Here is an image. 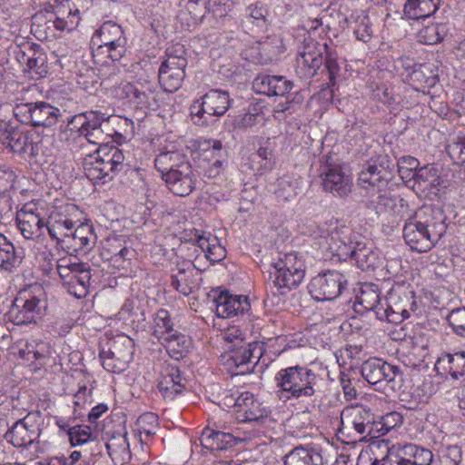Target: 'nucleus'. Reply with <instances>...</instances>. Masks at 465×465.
<instances>
[{"instance_id":"obj_35","label":"nucleus","mask_w":465,"mask_h":465,"mask_svg":"<svg viewBox=\"0 0 465 465\" xmlns=\"http://www.w3.org/2000/svg\"><path fill=\"white\" fill-rule=\"evenodd\" d=\"M440 0H407L404 15L410 19H422L433 15L439 8Z\"/></svg>"},{"instance_id":"obj_57","label":"nucleus","mask_w":465,"mask_h":465,"mask_svg":"<svg viewBox=\"0 0 465 465\" xmlns=\"http://www.w3.org/2000/svg\"><path fill=\"white\" fill-rule=\"evenodd\" d=\"M84 124L86 129H101L108 124L109 117L98 111H89L84 113Z\"/></svg>"},{"instance_id":"obj_23","label":"nucleus","mask_w":465,"mask_h":465,"mask_svg":"<svg viewBox=\"0 0 465 465\" xmlns=\"http://www.w3.org/2000/svg\"><path fill=\"white\" fill-rule=\"evenodd\" d=\"M101 350L104 351V353H107L106 355L116 357V363L112 368H121L122 366H127L132 361L134 342L129 336L121 334L102 343Z\"/></svg>"},{"instance_id":"obj_36","label":"nucleus","mask_w":465,"mask_h":465,"mask_svg":"<svg viewBox=\"0 0 465 465\" xmlns=\"http://www.w3.org/2000/svg\"><path fill=\"white\" fill-rule=\"evenodd\" d=\"M268 11L262 5L256 3L245 8L242 24L249 29L257 28L265 31L268 27Z\"/></svg>"},{"instance_id":"obj_50","label":"nucleus","mask_w":465,"mask_h":465,"mask_svg":"<svg viewBox=\"0 0 465 465\" xmlns=\"http://www.w3.org/2000/svg\"><path fill=\"white\" fill-rule=\"evenodd\" d=\"M401 423L402 416L397 411H391L382 415L380 417L379 420H375V425H378L375 439L385 435L391 430L400 426Z\"/></svg>"},{"instance_id":"obj_28","label":"nucleus","mask_w":465,"mask_h":465,"mask_svg":"<svg viewBox=\"0 0 465 465\" xmlns=\"http://www.w3.org/2000/svg\"><path fill=\"white\" fill-rule=\"evenodd\" d=\"M214 302L215 313L220 318L243 314L250 310V303L246 296H232L223 292L214 300Z\"/></svg>"},{"instance_id":"obj_12","label":"nucleus","mask_w":465,"mask_h":465,"mask_svg":"<svg viewBox=\"0 0 465 465\" xmlns=\"http://www.w3.org/2000/svg\"><path fill=\"white\" fill-rule=\"evenodd\" d=\"M14 114L18 121L32 126L50 127L54 125L60 115V110L50 104L41 101L17 104Z\"/></svg>"},{"instance_id":"obj_7","label":"nucleus","mask_w":465,"mask_h":465,"mask_svg":"<svg viewBox=\"0 0 465 465\" xmlns=\"http://www.w3.org/2000/svg\"><path fill=\"white\" fill-rule=\"evenodd\" d=\"M340 419V434L355 439L358 437L359 440L367 437L375 439L378 425H375V416L371 409L360 404L348 406L341 412Z\"/></svg>"},{"instance_id":"obj_44","label":"nucleus","mask_w":465,"mask_h":465,"mask_svg":"<svg viewBox=\"0 0 465 465\" xmlns=\"http://www.w3.org/2000/svg\"><path fill=\"white\" fill-rule=\"evenodd\" d=\"M449 32L445 23H435L424 26L419 31V41L424 45H435L441 42Z\"/></svg>"},{"instance_id":"obj_19","label":"nucleus","mask_w":465,"mask_h":465,"mask_svg":"<svg viewBox=\"0 0 465 465\" xmlns=\"http://www.w3.org/2000/svg\"><path fill=\"white\" fill-rule=\"evenodd\" d=\"M36 417L38 415L29 413L15 421L4 436L7 442L16 448L31 445L39 436Z\"/></svg>"},{"instance_id":"obj_52","label":"nucleus","mask_w":465,"mask_h":465,"mask_svg":"<svg viewBox=\"0 0 465 465\" xmlns=\"http://www.w3.org/2000/svg\"><path fill=\"white\" fill-rule=\"evenodd\" d=\"M78 268H84V263L73 262L70 257H64L57 261L56 270L64 284L72 279L71 275L77 272Z\"/></svg>"},{"instance_id":"obj_13","label":"nucleus","mask_w":465,"mask_h":465,"mask_svg":"<svg viewBox=\"0 0 465 465\" xmlns=\"http://www.w3.org/2000/svg\"><path fill=\"white\" fill-rule=\"evenodd\" d=\"M0 143L13 153L29 157L39 154V145L34 141V134L24 132L4 120H0Z\"/></svg>"},{"instance_id":"obj_14","label":"nucleus","mask_w":465,"mask_h":465,"mask_svg":"<svg viewBox=\"0 0 465 465\" xmlns=\"http://www.w3.org/2000/svg\"><path fill=\"white\" fill-rule=\"evenodd\" d=\"M347 279L338 271H327L314 276L308 286L312 297L320 302L332 301L347 286Z\"/></svg>"},{"instance_id":"obj_25","label":"nucleus","mask_w":465,"mask_h":465,"mask_svg":"<svg viewBox=\"0 0 465 465\" xmlns=\"http://www.w3.org/2000/svg\"><path fill=\"white\" fill-rule=\"evenodd\" d=\"M183 381L179 368L174 365H167L161 371L158 381L159 391L165 400L173 401L183 391L185 388Z\"/></svg>"},{"instance_id":"obj_56","label":"nucleus","mask_w":465,"mask_h":465,"mask_svg":"<svg viewBox=\"0 0 465 465\" xmlns=\"http://www.w3.org/2000/svg\"><path fill=\"white\" fill-rule=\"evenodd\" d=\"M447 321L455 333L465 336V308L452 310Z\"/></svg>"},{"instance_id":"obj_30","label":"nucleus","mask_w":465,"mask_h":465,"mask_svg":"<svg viewBox=\"0 0 465 465\" xmlns=\"http://www.w3.org/2000/svg\"><path fill=\"white\" fill-rule=\"evenodd\" d=\"M169 190L175 195L187 196L195 188V174L193 169H183L180 173H172L163 179Z\"/></svg>"},{"instance_id":"obj_55","label":"nucleus","mask_w":465,"mask_h":465,"mask_svg":"<svg viewBox=\"0 0 465 465\" xmlns=\"http://www.w3.org/2000/svg\"><path fill=\"white\" fill-rule=\"evenodd\" d=\"M67 433L72 446L84 444L89 441L92 436L90 427L82 425L69 428Z\"/></svg>"},{"instance_id":"obj_43","label":"nucleus","mask_w":465,"mask_h":465,"mask_svg":"<svg viewBox=\"0 0 465 465\" xmlns=\"http://www.w3.org/2000/svg\"><path fill=\"white\" fill-rule=\"evenodd\" d=\"M153 336L159 341L165 339L174 331L173 322L168 311L160 309L156 312L153 320Z\"/></svg>"},{"instance_id":"obj_24","label":"nucleus","mask_w":465,"mask_h":465,"mask_svg":"<svg viewBox=\"0 0 465 465\" xmlns=\"http://www.w3.org/2000/svg\"><path fill=\"white\" fill-rule=\"evenodd\" d=\"M256 93L267 96H285L293 87L292 81L282 75L259 74L252 83Z\"/></svg>"},{"instance_id":"obj_20","label":"nucleus","mask_w":465,"mask_h":465,"mask_svg":"<svg viewBox=\"0 0 465 465\" xmlns=\"http://www.w3.org/2000/svg\"><path fill=\"white\" fill-rule=\"evenodd\" d=\"M327 45H319L311 41L303 46L297 57V73L303 78L313 77L323 64V51Z\"/></svg>"},{"instance_id":"obj_46","label":"nucleus","mask_w":465,"mask_h":465,"mask_svg":"<svg viewBox=\"0 0 465 465\" xmlns=\"http://www.w3.org/2000/svg\"><path fill=\"white\" fill-rule=\"evenodd\" d=\"M447 361L446 368L452 379L458 380L465 376V351H460L454 353H448L442 361Z\"/></svg>"},{"instance_id":"obj_33","label":"nucleus","mask_w":465,"mask_h":465,"mask_svg":"<svg viewBox=\"0 0 465 465\" xmlns=\"http://www.w3.org/2000/svg\"><path fill=\"white\" fill-rule=\"evenodd\" d=\"M284 465H323L322 454L314 448L298 446L284 456Z\"/></svg>"},{"instance_id":"obj_62","label":"nucleus","mask_w":465,"mask_h":465,"mask_svg":"<svg viewBox=\"0 0 465 465\" xmlns=\"http://www.w3.org/2000/svg\"><path fill=\"white\" fill-rule=\"evenodd\" d=\"M261 50L264 52L269 58L280 54L281 40L277 36L267 37L264 41L259 43Z\"/></svg>"},{"instance_id":"obj_53","label":"nucleus","mask_w":465,"mask_h":465,"mask_svg":"<svg viewBox=\"0 0 465 465\" xmlns=\"http://www.w3.org/2000/svg\"><path fill=\"white\" fill-rule=\"evenodd\" d=\"M446 150L455 163L465 164V137H456L447 145Z\"/></svg>"},{"instance_id":"obj_58","label":"nucleus","mask_w":465,"mask_h":465,"mask_svg":"<svg viewBox=\"0 0 465 465\" xmlns=\"http://www.w3.org/2000/svg\"><path fill=\"white\" fill-rule=\"evenodd\" d=\"M15 174L12 170L0 169V197L11 195L12 190H15Z\"/></svg>"},{"instance_id":"obj_18","label":"nucleus","mask_w":465,"mask_h":465,"mask_svg":"<svg viewBox=\"0 0 465 465\" xmlns=\"http://www.w3.org/2000/svg\"><path fill=\"white\" fill-rule=\"evenodd\" d=\"M15 221L25 240H37L45 233L46 221L34 203L25 204L15 213Z\"/></svg>"},{"instance_id":"obj_60","label":"nucleus","mask_w":465,"mask_h":465,"mask_svg":"<svg viewBox=\"0 0 465 465\" xmlns=\"http://www.w3.org/2000/svg\"><path fill=\"white\" fill-rule=\"evenodd\" d=\"M186 9L192 15V18L197 22L202 21L207 12L205 0H188Z\"/></svg>"},{"instance_id":"obj_26","label":"nucleus","mask_w":465,"mask_h":465,"mask_svg":"<svg viewBox=\"0 0 465 465\" xmlns=\"http://www.w3.org/2000/svg\"><path fill=\"white\" fill-rule=\"evenodd\" d=\"M236 419L240 422L258 421L266 418L267 410L249 391L238 394Z\"/></svg>"},{"instance_id":"obj_59","label":"nucleus","mask_w":465,"mask_h":465,"mask_svg":"<svg viewBox=\"0 0 465 465\" xmlns=\"http://www.w3.org/2000/svg\"><path fill=\"white\" fill-rule=\"evenodd\" d=\"M14 216L12 196L0 197V226L7 224Z\"/></svg>"},{"instance_id":"obj_42","label":"nucleus","mask_w":465,"mask_h":465,"mask_svg":"<svg viewBox=\"0 0 465 465\" xmlns=\"http://www.w3.org/2000/svg\"><path fill=\"white\" fill-rule=\"evenodd\" d=\"M357 304L364 311H377L381 308L380 292L376 284L364 283L361 287L359 294L356 296Z\"/></svg>"},{"instance_id":"obj_49","label":"nucleus","mask_w":465,"mask_h":465,"mask_svg":"<svg viewBox=\"0 0 465 465\" xmlns=\"http://www.w3.org/2000/svg\"><path fill=\"white\" fill-rule=\"evenodd\" d=\"M401 453L411 458L412 465H431L433 460L432 452L413 444L405 445Z\"/></svg>"},{"instance_id":"obj_51","label":"nucleus","mask_w":465,"mask_h":465,"mask_svg":"<svg viewBox=\"0 0 465 465\" xmlns=\"http://www.w3.org/2000/svg\"><path fill=\"white\" fill-rule=\"evenodd\" d=\"M180 160H183V153L178 151L162 152L154 159V166L163 179L168 173L170 165L173 163H181Z\"/></svg>"},{"instance_id":"obj_1","label":"nucleus","mask_w":465,"mask_h":465,"mask_svg":"<svg viewBox=\"0 0 465 465\" xmlns=\"http://www.w3.org/2000/svg\"><path fill=\"white\" fill-rule=\"evenodd\" d=\"M394 168L388 156H380L377 161L369 162L359 173L358 183L365 190V206L377 214L400 217L409 207L404 199L392 196L389 190Z\"/></svg>"},{"instance_id":"obj_2","label":"nucleus","mask_w":465,"mask_h":465,"mask_svg":"<svg viewBox=\"0 0 465 465\" xmlns=\"http://www.w3.org/2000/svg\"><path fill=\"white\" fill-rule=\"evenodd\" d=\"M404 221L403 239L412 251L431 250L447 231L446 216L440 208L424 205L408 209L400 216Z\"/></svg>"},{"instance_id":"obj_9","label":"nucleus","mask_w":465,"mask_h":465,"mask_svg":"<svg viewBox=\"0 0 465 465\" xmlns=\"http://www.w3.org/2000/svg\"><path fill=\"white\" fill-rule=\"evenodd\" d=\"M166 59L159 69V84L167 93L176 92L185 77L187 66L186 51L180 44L173 45L166 49Z\"/></svg>"},{"instance_id":"obj_47","label":"nucleus","mask_w":465,"mask_h":465,"mask_svg":"<svg viewBox=\"0 0 465 465\" xmlns=\"http://www.w3.org/2000/svg\"><path fill=\"white\" fill-rule=\"evenodd\" d=\"M418 159L410 155L402 156L397 163L398 173L402 181L406 183L413 182L420 169Z\"/></svg>"},{"instance_id":"obj_11","label":"nucleus","mask_w":465,"mask_h":465,"mask_svg":"<svg viewBox=\"0 0 465 465\" xmlns=\"http://www.w3.org/2000/svg\"><path fill=\"white\" fill-rule=\"evenodd\" d=\"M231 106L229 93L212 89L190 106L191 115L198 125H207L209 118L223 116Z\"/></svg>"},{"instance_id":"obj_34","label":"nucleus","mask_w":465,"mask_h":465,"mask_svg":"<svg viewBox=\"0 0 465 465\" xmlns=\"http://www.w3.org/2000/svg\"><path fill=\"white\" fill-rule=\"evenodd\" d=\"M442 183L440 171L433 165L420 167L416 173V178L411 183L413 188L420 192H429L437 189Z\"/></svg>"},{"instance_id":"obj_37","label":"nucleus","mask_w":465,"mask_h":465,"mask_svg":"<svg viewBox=\"0 0 465 465\" xmlns=\"http://www.w3.org/2000/svg\"><path fill=\"white\" fill-rule=\"evenodd\" d=\"M256 348V344L253 343H242L236 347L228 346L230 353L227 358V364L230 368L235 367L239 369L245 364L251 363L252 359H259V356L253 355V351Z\"/></svg>"},{"instance_id":"obj_3","label":"nucleus","mask_w":465,"mask_h":465,"mask_svg":"<svg viewBox=\"0 0 465 465\" xmlns=\"http://www.w3.org/2000/svg\"><path fill=\"white\" fill-rule=\"evenodd\" d=\"M317 375L307 367L296 365L280 370L275 381L280 400L312 398L316 392Z\"/></svg>"},{"instance_id":"obj_41","label":"nucleus","mask_w":465,"mask_h":465,"mask_svg":"<svg viewBox=\"0 0 465 465\" xmlns=\"http://www.w3.org/2000/svg\"><path fill=\"white\" fill-rule=\"evenodd\" d=\"M126 435V431H119L113 434L105 443L108 455L115 462L124 460L129 454V442Z\"/></svg>"},{"instance_id":"obj_17","label":"nucleus","mask_w":465,"mask_h":465,"mask_svg":"<svg viewBox=\"0 0 465 465\" xmlns=\"http://www.w3.org/2000/svg\"><path fill=\"white\" fill-rule=\"evenodd\" d=\"M415 309L416 302L412 291L403 292L399 295L391 293L387 306L381 305V308L376 311V316L379 320H386L397 324L409 318L410 311H415Z\"/></svg>"},{"instance_id":"obj_48","label":"nucleus","mask_w":465,"mask_h":465,"mask_svg":"<svg viewBox=\"0 0 465 465\" xmlns=\"http://www.w3.org/2000/svg\"><path fill=\"white\" fill-rule=\"evenodd\" d=\"M26 66L28 72L36 78H44L48 73L47 57L42 51H35L28 57Z\"/></svg>"},{"instance_id":"obj_40","label":"nucleus","mask_w":465,"mask_h":465,"mask_svg":"<svg viewBox=\"0 0 465 465\" xmlns=\"http://www.w3.org/2000/svg\"><path fill=\"white\" fill-rule=\"evenodd\" d=\"M159 342L165 347L169 355L175 360H180L185 355L190 344L187 337L177 330L167 336L166 340L162 339Z\"/></svg>"},{"instance_id":"obj_54","label":"nucleus","mask_w":465,"mask_h":465,"mask_svg":"<svg viewBox=\"0 0 465 465\" xmlns=\"http://www.w3.org/2000/svg\"><path fill=\"white\" fill-rule=\"evenodd\" d=\"M353 260L361 270H369L374 267L377 257L370 248L363 246L356 248Z\"/></svg>"},{"instance_id":"obj_38","label":"nucleus","mask_w":465,"mask_h":465,"mask_svg":"<svg viewBox=\"0 0 465 465\" xmlns=\"http://www.w3.org/2000/svg\"><path fill=\"white\" fill-rule=\"evenodd\" d=\"M93 39H95L101 44L114 43L117 47L121 45H126V37L124 36L122 27L113 22H105L96 31Z\"/></svg>"},{"instance_id":"obj_63","label":"nucleus","mask_w":465,"mask_h":465,"mask_svg":"<svg viewBox=\"0 0 465 465\" xmlns=\"http://www.w3.org/2000/svg\"><path fill=\"white\" fill-rule=\"evenodd\" d=\"M211 242L213 244H211V248L205 253V257L211 262H218L223 260L226 256L225 248L219 243L218 238H212Z\"/></svg>"},{"instance_id":"obj_61","label":"nucleus","mask_w":465,"mask_h":465,"mask_svg":"<svg viewBox=\"0 0 465 465\" xmlns=\"http://www.w3.org/2000/svg\"><path fill=\"white\" fill-rule=\"evenodd\" d=\"M325 61L324 71L327 72L329 77V85L332 86L335 84L336 75L340 72V65L337 62V58L333 54L327 53L326 57L323 58Z\"/></svg>"},{"instance_id":"obj_32","label":"nucleus","mask_w":465,"mask_h":465,"mask_svg":"<svg viewBox=\"0 0 465 465\" xmlns=\"http://www.w3.org/2000/svg\"><path fill=\"white\" fill-rule=\"evenodd\" d=\"M22 262L23 255L17 252L14 243L0 233V270L13 273L17 271Z\"/></svg>"},{"instance_id":"obj_6","label":"nucleus","mask_w":465,"mask_h":465,"mask_svg":"<svg viewBox=\"0 0 465 465\" xmlns=\"http://www.w3.org/2000/svg\"><path fill=\"white\" fill-rule=\"evenodd\" d=\"M125 156L116 146L102 145L84 158V171L91 181L108 178L111 180L124 165Z\"/></svg>"},{"instance_id":"obj_45","label":"nucleus","mask_w":465,"mask_h":465,"mask_svg":"<svg viewBox=\"0 0 465 465\" xmlns=\"http://www.w3.org/2000/svg\"><path fill=\"white\" fill-rule=\"evenodd\" d=\"M268 144L269 142H266V144L261 146L257 153L252 157V168L256 165L255 169L261 173L272 170L275 165V158L272 150Z\"/></svg>"},{"instance_id":"obj_31","label":"nucleus","mask_w":465,"mask_h":465,"mask_svg":"<svg viewBox=\"0 0 465 465\" xmlns=\"http://www.w3.org/2000/svg\"><path fill=\"white\" fill-rule=\"evenodd\" d=\"M200 440L202 445L206 449L211 450H223L235 446L240 440L232 433L206 427L202 432Z\"/></svg>"},{"instance_id":"obj_27","label":"nucleus","mask_w":465,"mask_h":465,"mask_svg":"<svg viewBox=\"0 0 465 465\" xmlns=\"http://www.w3.org/2000/svg\"><path fill=\"white\" fill-rule=\"evenodd\" d=\"M96 242V235L94 227L90 223H81L72 230L69 237L65 240L64 250L71 252H86L91 250Z\"/></svg>"},{"instance_id":"obj_4","label":"nucleus","mask_w":465,"mask_h":465,"mask_svg":"<svg viewBox=\"0 0 465 465\" xmlns=\"http://www.w3.org/2000/svg\"><path fill=\"white\" fill-rule=\"evenodd\" d=\"M35 13L32 17V27L36 34H44L45 37H55L64 31H72L80 23L79 10L73 9L68 0L56 5H50Z\"/></svg>"},{"instance_id":"obj_64","label":"nucleus","mask_w":465,"mask_h":465,"mask_svg":"<svg viewBox=\"0 0 465 465\" xmlns=\"http://www.w3.org/2000/svg\"><path fill=\"white\" fill-rule=\"evenodd\" d=\"M223 338L228 343V346L231 347H236L245 343L242 331L236 326H232L225 330L223 333Z\"/></svg>"},{"instance_id":"obj_16","label":"nucleus","mask_w":465,"mask_h":465,"mask_svg":"<svg viewBox=\"0 0 465 465\" xmlns=\"http://www.w3.org/2000/svg\"><path fill=\"white\" fill-rule=\"evenodd\" d=\"M345 231H348V228L342 225L339 226L338 221L331 217L318 226V232H315V234L326 239L329 249L333 255L337 256L339 260L346 261L349 258L353 259L357 247L351 246L341 239Z\"/></svg>"},{"instance_id":"obj_10","label":"nucleus","mask_w":465,"mask_h":465,"mask_svg":"<svg viewBox=\"0 0 465 465\" xmlns=\"http://www.w3.org/2000/svg\"><path fill=\"white\" fill-rule=\"evenodd\" d=\"M273 268L274 272L271 275L281 294L299 286L305 277V263L295 252L283 254L273 263Z\"/></svg>"},{"instance_id":"obj_8","label":"nucleus","mask_w":465,"mask_h":465,"mask_svg":"<svg viewBox=\"0 0 465 465\" xmlns=\"http://www.w3.org/2000/svg\"><path fill=\"white\" fill-rule=\"evenodd\" d=\"M319 175L324 191L339 197H346L351 193L352 180L342 171L337 154L330 152L321 156Z\"/></svg>"},{"instance_id":"obj_15","label":"nucleus","mask_w":465,"mask_h":465,"mask_svg":"<svg viewBox=\"0 0 465 465\" xmlns=\"http://www.w3.org/2000/svg\"><path fill=\"white\" fill-rule=\"evenodd\" d=\"M361 373L372 385L386 382L394 391L401 386L402 373L400 368L381 359L371 358L364 361Z\"/></svg>"},{"instance_id":"obj_5","label":"nucleus","mask_w":465,"mask_h":465,"mask_svg":"<svg viewBox=\"0 0 465 465\" xmlns=\"http://www.w3.org/2000/svg\"><path fill=\"white\" fill-rule=\"evenodd\" d=\"M47 308L40 287L24 289L18 292L8 312L7 318L15 325L35 324Z\"/></svg>"},{"instance_id":"obj_21","label":"nucleus","mask_w":465,"mask_h":465,"mask_svg":"<svg viewBox=\"0 0 465 465\" xmlns=\"http://www.w3.org/2000/svg\"><path fill=\"white\" fill-rule=\"evenodd\" d=\"M200 271L190 261L177 264V272L171 275V286L183 295H189L200 287Z\"/></svg>"},{"instance_id":"obj_39","label":"nucleus","mask_w":465,"mask_h":465,"mask_svg":"<svg viewBox=\"0 0 465 465\" xmlns=\"http://www.w3.org/2000/svg\"><path fill=\"white\" fill-rule=\"evenodd\" d=\"M301 181L292 175H283L276 181L274 193L279 200L290 202L296 198L301 192Z\"/></svg>"},{"instance_id":"obj_29","label":"nucleus","mask_w":465,"mask_h":465,"mask_svg":"<svg viewBox=\"0 0 465 465\" xmlns=\"http://www.w3.org/2000/svg\"><path fill=\"white\" fill-rule=\"evenodd\" d=\"M74 222L62 213L52 214L46 222L45 230L50 238L55 241L56 245L62 249L65 244V240L69 237L74 227Z\"/></svg>"},{"instance_id":"obj_22","label":"nucleus","mask_w":465,"mask_h":465,"mask_svg":"<svg viewBox=\"0 0 465 465\" xmlns=\"http://www.w3.org/2000/svg\"><path fill=\"white\" fill-rule=\"evenodd\" d=\"M119 91L122 97L129 99L141 108H148L155 101V87L150 81L122 83Z\"/></svg>"}]
</instances>
